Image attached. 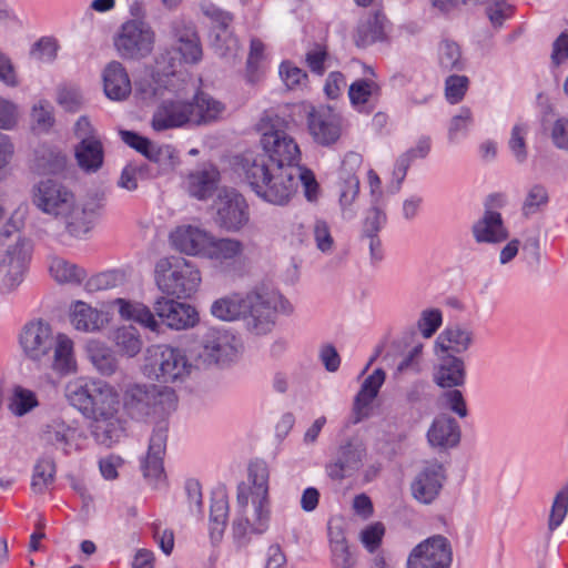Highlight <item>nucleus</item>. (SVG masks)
Segmentation results:
<instances>
[{
	"instance_id": "f257e3e1",
	"label": "nucleus",
	"mask_w": 568,
	"mask_h": 568,
	"mask_svg": "<svg viewBox=\"0 0 568 568\" xmlns=\"http://www.w3.org/2000/svg\"><path fill=\"white\" fill-rule=\"evenodd\" d=\"M32 204L43 214L62 224L67 234L84 239L92 230L97 209L78 201L75 194L63 183L47 179L32 187Z\"/></svg>"
},
{
	"instance_id": "f03ea898",
	"label": "nucleus",
	"mask_w": 568,
	"mask_h": 568,
	"mask_svg": "<svg viewBox=\"0 0 568 568\" xmlns=\"http://www.w3.org/2000/svg\"><path fill=\"white\" fill-rule=\"evenodd\" d=\"M19 343L26 358L40 367H50L60 375L78 371L73 339L65 333L54 334L47 322L33 321L24 325Z\"/></svg>"
},
{
	"instance_id": "7ed1b4c3",
	"label": "nucleus",
	"mask_w": 568,
	"mask_h": 568,
	"mask_svg": "<svg viewBox=\"0 0 568 568\" xmlns=\"http://www.w3.org/2000/svg\"><path fill=\"white\" fill-rule=\"evenodd\" d=\"M242 169L253 191L266 202L285 205L298 189V165H272L265 155L243 154Z\"/></svg>"
},
{
	"instance_id": "20e7f679",
	"label": "nucleus",
	"mask_w": 568,
	"mask_h": 568,
	"mask_svg": "<svg viewBox=\"0 0 568 568\" xmlns=\"http://www.w3.org/2000/svg\"><path fill=\"white\" fill-rule=\"evenodd\" d=\"M21 225L12 216L0 233V275L9 290L21 284L31 258L32 245L21 234Z\"/></svg>"
},
{
	"instance_id": "39448f33",
	"label": "nucleus",
	"mask_w": 568,
	"mask_h": 568,
	"mask_svg": "<svg viewBox=\"0 0 568 568\" xmlns=\"http://www.w3.org/2000/svg\"><path fill=\"white\" fill-rule=\"evenodd\" d=\"M291 313V304L283 295L265 286H256L245 294L243 322L255 335L270 333L275 326L277 314Z\"/></svg>"
},
{
	"instance_id": "423d86ee",
	"label": "nucleus",
	"mask_w": 568,
	"mask_h": 568,
	"mask_svg": "<svg viewBox=\"0 0 568 568\" xmlns=\"http://www.w3.org/2000/svg\"><path fill=\"white\" fill-rule=\"evenodd\" d=\"M185 351L169 344L152 345L146 349L144 374L161 383H183L195 368Z\"/></svg>"
},
{
	"instance_id": "0eeeda50",
	"label": "nucleus",
	"mask_w": 568,
	"mask_h": 568,
	"mask_svg": "<svg viewBox=\"0 0 568 568\" xmlns=\"http://www.w3.org/2000/svg\"><path fill=\"white\" fill-rule=\"evenodd\" d=\"M154 280L159 290L178 298L192 296L201 284V273L190 261L178 257L161 258L154 268Z\"/></svg>"
},
{
	"instance_id": "6e6552de",
	"label": "nucleus",
	"mask_w": 568,
	"mask_h": 568,
	"mask_svg": "<svg viewBox=\"0 0 568 568\" xmlns=\"http://www.w3.org/2000/svg\"><path fill=\"white\" fill-rule=\"evenodd\" d=\"M271 523V501L244 495H236L235 516L232 521V535L240 545H246L250 535H263Z\"/></svg>"
},
{
	"instance_id": "1a4fd4ad",
	"label": "nucleus",
	"mask_w": 568,
	"mask_h": 568,
	"mask_svg": "<svg viewBox=\"0 0 568 568\" xmlns=\"http://www.w3.org/2000/svg\"><path fill=\"white\" fill-rule=\"evenodd\" d=\"M239 355V342L231 332L210 327L200 337L194 362L196 368L226 367L236 362Z\"/></svg>"
},
{
	"instance_id": "9d476101",
	"label": "nucleus",
	"mask_w": 568,
	"mask_h": 568,
	"mask_svg": "<svg viewBox=\"0 0 568 568\" xmlns=\"http://www.w3.org/2000/svg\"><path fill=\"white\" fill-rule=\"evenodd\" d=\"M176 400L175 392L168 386L132 384L124 392V405L138 418L169 414Z\"/></svg>"
},
{
	"instance_id": "9b49d317",
	"label": "nucleus",
	"mask_w": 568,
	"mask_h": 568,
	"mask_svg": "<svg viewBox=\"0 0 568 568\" xmlns=\"http://www.w3.org/2000/svg\"><path fill=\"white\" fill-rule=\"evenodd\" d=\"M154 32L141 20H130L122 24L114 38V47L124 59H141L151 53Z\"/></svg>"
},
{
	"instance_id": "f8f14e48",
	"label": "nucleus",
	"mask_w": 568,
	"mask_h": 568,
	"mask_svg": "<svg viewBox=\"0 0 568 568\" xmlns=\"http://www.w3.org/2000/svg\"><path fill=\"white\" fill-rule=\"evenodd\" d=\"M75 160L81 170L97 172L103 164L104 150L97 130L87 116H80L74 124Z\"/></svg>"
},
{
	"instance_id": "ddd939ff",
	"label": "nucleus",
	"mask_w": 568,
	"mask_h": 568,
	"mask_svg": "<svg viewBox=\"0 0 568 568\" xmlns=\"http://www.w3.org/2000/svg\"><path fill=\"white\" fill-rule=\"evenodd\" d=\"M453 561L450 541L434 535L417 544L408 554L406 568H449Z\"/></svg>"
},
{
	"instance_id": "4468645a",
	"label": "nucleus",
	"mask_w": 568,
	"mask_h": 568,
	"mask_svg": "<svg viewBox=\"0 0 568 568\" xmlns=\"http://www.w3.org/2000/svg\"><path fill=\"white\" fill-rule=\"evenodd\" d=\"M260 143L263 153H254V155H265L270 164L281 166L300 165V146L285 130L272 126L263 132Z\"/></svg>"
},
{
	"instance_id": "2eb2a0df",
	"label": "nucleus",
	"mask_w": 568,
	"mask_h": 568,
	"mask_svg": "<svg viewBox=\"0 0 568 568\" xmlns=\"http://www.w3.org/2000/svg\"><path fill=\"white\" fill-rule=\"evenodd\" d=\"M366 457L367 448L364 440L353 436L338 446L334 459L326 466V473L332 479L337 480L351 477L363 467Z\"/></svg>"
},
{
	"instance_id": "dca6fc26",
	"label": "nucleus",
	"mask_w": 568,
	"mask_h": 568,
	"mask_svg": "<svg viewBox=\"0 0 568 568\" xmlns=\"http://www.w3.org/2000/svg\"><path fill=\"white\" fill-rule=\"evenodd\" d=\"M446 480L445 467L437 460L426 462L410 483L413 498L423 505H430L439 496Z\"/></svg>"
},
{
	"instance_id": "f3484780",
	"label": "nucleus",
	"mask_w": 568,
	"mask_h": 568,
	"mask_svg": "<svg viewBox=\"0 0 568 568\" xmlns=\"http://www.w3.org/2000/svg\"><path fill=\"white\" fill-rule=\"evenodd\" d=\"M40 438L44 446L70 455L83 448L82 443L87 440V434L63 419L55 418L43 427Z\"/></svg>"
},
{
	"instance_id": "a211bd4d",
	"label": "nucleus",
	"mask_w": 568,
	"mask_h": 568,
	"mask_svg": "<svg viewBox=\"0 0 568 568\" xmlns=\"http://www.w3.org/2000/svg\"><path fill=\"white\" fill-rule=\"evenodd\" d=\"M166 438L168 424L162 420L152 432L146 456L141 464L144 478L153 486H159L165 478L163 457L166 449Z\"/></svg>"
},
{
	"instance_id": "6ab92c4d",
	"label": "nucleus",
	"mask_w": 568,
	"mask_h": 568,
	"mask_svg": "<svg viewBox=\"0 0 568 568\" xmlns=\"http://www.w3.org/2000/svg\"><path fill=\"white\" fill-rule=\"evenodd\" d=\"M155 315L169 328L181 331L194 327L199 323L196 310L186 303L159 297L153 304Z\"/></svg>"
},
{
	"instance_id": "aec40b11",
	"label": "nucleus",
	"mask_w": 568,
	"mask_h": 568,
	"mask_svg": "<svg viewBox=\"0 0 568 568\" xmlns=\"http://www.w3.org/2000/svg\"><path fill=\"white\" fill-rule=\"evenodd\" d=\"M215 205L217 222L227 231L240 230L248 220L245 200L234 190H221Z\"/></svg>"
},
{
	"instance_id": "412c9836",
	"label": "nucleus",
	"mask_w": 568,
	"mask_h": 568,
	"mask_svg": "<svg viewBox=\"0 0 568 568\" xmlns=\"http://www.w3.org/2000/svg\"><path fill=\"white\" fill-rule=\"evenodd\" d=\"M308 130L316 143L334 144L342 133V119L333 109L321 106L308 114Z\"/></svg>"
},
{
	"instance_id": "4be33fe9",
	"label": "nucleus",
	"mask_w": 568,
	"mask_h": 568,
	"mask_svg": "<svg viewBox=\"0 0 568 568\" xmlns=\"http://www.w3.org/2000/svg\"><path fill=\"white\" fill-rule=\"evenodd\" d=\"M475 342L473 328L464 324H453L443 329L434 342L436 356L466 353Z\"/></svg>"
},
{
	"instance_id": "5701e85b",
	"label": "nucleus",
	"mask_w": 568,
	"mask_h": 568,
	"mask_svg": "<svg viewBox=\"0 0 568 568\" xmlns=\"http://www.w3.org/2000/svg\"><path fill=\"white\" fill-rule=\"evenodd\" d=\"M212 234L193 225L176 227L170 235L175 250L190 256L205 258Z\"/></svg>"
},
{
	"instance_id": "b1692460",
	"label": "nucleus",
	"mask_w": 568,
	"mask_h": 568,
	"mask_svg": "<svg viewBox=\"0 0 568 568\" xmlns=\"http://www.w3.org/2000/svg\"><path fill=\"white\" fill-rule=\"evenodd\" d=\"M191 124V104L181 99L163 101L154 111L151 126L155 131H165Z\"/></svg>"
},
{
	"instance_id": "393cba45",
	"label": "nucleus",
	"mask_w": 568,
	"mask_h": 568,
	"mask_svg": "<svg viewBox=\"0 0 568 568\" xmlns=\"http://www.w3.org/2000/svg\"><path fill=\"white\" fill-rule=\"evenodd\" d=\"M460 436L458 423L447 414L438 415L432 422L426 434L429 446L438 452L456 447L460 442Z\"/></svg>"
},
{
	"instance_id": "a878e982",
	"label": "nucleus",
	"mask_w": 568,
	"mask_h": 568,
	"mask_svg": "<svg viewBox=\"0 0 568 568\" xmlns=\"http://www.w3.org/2000/svg\"><path fill=\"white\" fill-rule=\"evenodd\" d=\"M471 233L479 244H496L508 239L501 214L493 210L488 202L485 204L484 214L473 224Z\"/></svg>"
},
{
	"instance_id": "bb28decb",
	"label": "nucleus",
	"mask_w": 568,
	"mask_h": 568,
	"mask_svg": "<svg viewBox=\"0 0 568 568\" xmlns=\"http://www.w3.org/2000/svg\"><path fill=\"white\" fill-rule=\"evenodd\" d=\"M438 364L434 367L433 382L440 388H458L466 383L465 361L456 355L437 356Z\"/></svg>"
},
{
	"instance_id": "cd10ccee",
	"label": "nucleus",
	"mask_w": 568,
	"mask_h": 568,
	"mask_svg": "<svg viewBox=\"0 0 568 568\" xmlns=\"http://www.w3.org/2000/svg\"><path fill=\"white\" fill-rule=\"evenodd\" d=\"M245 244L234 237L212 234L205 258L220 267H231L244 260Z\"/></svg>"
},
{
	"instance_id": "c85d7f7f",
	"label": "nucleus",
	"mask_w": 568,
	"mask_h": 568,
	"mask_svg": "<svg viewBox=\"0 0 568 568\" xmlns=\"http://www.w3.org/2000/svg\"><path fill=\"white\" fill-rule=\"evenodd\" d=\"M69 318L72 327L83 333L100 332L110 321L108 313L83 301H75L70 305Z\"/></svg>"
},
{
	"instance_id": "c756f323",
	"label": "nucleus",
	"mask_w": 568,
	"mask_h": 568,
	"mask_svg": "<svg viewBox=\"0 0 568 568\" xmlns=\"http://www.w3.org/2000/svg\"><path fill=\"white\" fill-rule=\"evenodd\" d=\"M90 400L91 403L87 404L81 413L87 418L109 419L119 413V394L108 382L92 394Z\"/></svg>"
},
{
	"instance_id": "7c9ffc66",
	"label": "nucleus",
	"mask_w": 568,
	"mask_h": 568,
	"mask_svg": "<svg viewBox=\"0 0 568 568\" xmlns=\"http://www.w3.org/2000/svg\"><path fill=\"white\" fill-rule=\"evenodd\" d=\"M327 536L333 568H352L355 559L349 550L345 529L341 520H329Z\"/></svg>"
},
{
	"instance_id": "2f4dec72",
	"label": "nucleus",
	"mask_w": 568,
	"mask_h": 568,
	"mask_svg": "<svg viewBox=\"0 0 568 568\" xmlns=\"http://www.w3.org/2000/svg\"><path fill=\"white\" fill-rule=\"evenodd\" d=\"M105 95L113 101L125 100L132 90L125 68L119 61L108 63L102 73Z\"/></svg>"
},
{
	"instance_id": "473e14b6",
	"label": "nucleus",
	"mask_w": 568,
	"mask_h": 568,
	"mask_svg": "<svg viewBox=\"0 0 568 568\" xmlns=\"http://www.w3.org/2000/svg\"><path fill=\"white\" fill-rule=\"evenodd\" d=\"M104 383L105 381L94 377L78 376L67 382L64 396L72 407L82 413L84 406L91 403L92 394L98 392Z\"/></svg>"
},
{
	"instance_id": "72a5a7b5",
	"label": "nucleus",
	"mask_w": 568,
	"mask_h": 568,
	"mask_svg": "<svg viewBox=\"0 0 568 568\" xmlns=\"http://www.w3.org/2000/svg\"><path fill=\"white\" fill-rule=\"evenodd\" d=\"M385 372L382 368H376L364 379L354 399L353 409L356 416L355 422H359L364 417L368 416L369 407L373 400L377 397L378 392L385 382Z\"/></svg>"
},
{
	"instance_id": "f704fd0d",
	"label": "nucleus",
	"mask_w": 568,
	"mask_h": 568,
	"mask_svg": "<svg viewBox=\"0 0 568 568\" xmlns=\"http://www.w3.org/2000/svg\"><path fill=\"white\" fill-rule=\"evenodd\" d=\"M189 102L191 104V124L194 125L217 121L225 110L221 101L203 91H197Z\"/></svg>"
},
{
	"instance_id": "c9c22d12",
	"label": "nucleus",
	"mask_w": 568,
	"mask_h": 568,
	"mask_svg": "<svg viewBox=\"0 0 568 568\" xmlns=\"http://www.w3.org/2000/svg\"><path fill=\"white\" fill-rule=\"evenodd\" d=\"M85 355L93 368L102 376L110 377L119 367L113 349L104 342L92 338L84 346Z\"/></svg>"
},
{
	"instance_id": "e433bc0d",
	"label": "nucleus",
	"mask_w": 568,
	"mask_h": 568,
	"mask_svg": "<svg viewBox=\"0 0 568 568\" xmlns=\"http://www.w3.org/2000/svg\"><path fill=\"white\" fill-rule=\"evenodd\" d=\"M173 37L176 51L187 63H196L202 58V49L199 37L192 24L183 21H175L173 24Z\"/></svg>"
},
{
	"instance_id": "4c0bfd02",
	"label": "nucleus",
	"mask_w": 568,
	"mask_h": 568,
	"mask_svg": "<svg viewBox=\"0 0 568 568\" xmlns=\"http://www.w3.org/2000/svg\"><path fill=\"white\" fill-rule=\"evenodd\" d=\"M219 176V171L214 168L193 171L186 176V190L191 196L205 200L216 190Z\"/></svg>"
},
{
	"instance_id": "58836bf2",
	"label": "nucleus",
	"mask_w": 568,
	"mask_h": 568,
	"mask_svg": "<svg viewBox=\"0 0 568 568\" xmlns=\"http://www.w3.org/2000/svg\"><path fill=\"white\" fill-rule=\"evenodd\" d=\"M119 308V314L124 320L134 321L152 332L160 331V323L152 311L142 303L116 298L113 302Z\"/></svg>"
},
{
	"instance_id": "ea45409f",
	"label": "nucleus",
	"mask_w": 568,
	"mask_h": 568,
	"mask_svg": "<svg viewBox=\"0 0 568 568\" xmlns=\"http://www.w3.org/2000/svg\"><path fill=\"white\" fill-rule=\"evenodd\" d=\"M385 16L379 12L361 21L355 34V44L359 48H366L375 42L383 41L385 39Z\"/></svg>"
},
{
	"instance_id": "a19ab883",
	"label": "nucleus",
	"mask_w": 568,
	"mask_h": 568,
	"mask_svg": "<svg viewBox=\"0 0 568 568\" xmlns=\"http://www.w3.org/2000/svg\"><path fill=\"white\" fill-rule=\"evenodd\" d=\"M245 295L231 293L215 300L210 308L211 314L221 321L233 322L243 318Z\"/></svg>"
},
{
	"instance_id": "79ce46f5",
	"label": "nucleus",
	"mask_w": 568,
	"mask_h": 568,
	"mask_svg": "<svg viewBox=\"0 0 568 568\" xmlns=\"http://www.w3.org/2000/svg\"><path fill=\"white\" fill-rule=\"evenodd\" d=\"M248 479L252 487L242 483L237 486V494L244 493L252 497L270 499L268 496V469L263 463H255L248 467Z\"/></svg>"
},
{
	"instance_id": "37998d69",
	"label": "nucleus",
	"mask_w": 568,
	"mask_h": 568,
	"mask_svg": "<svg viewBox=\"0 0 568 568\" xmlns=\"http://www.w3.org/2000/svg\"><path fill=\"white\" fill-rule=\"evenodd\" d=\"M229 518V500L226 495L220 493L212 497L210 509V538L219 542L224 534Z\"/></svg>"
},
{
	"instance_id": "c03bdc74",
	"label": "nucleus",
	"mask_w": 568,
	"mask_h": 568,
	"mask_svg": "<svg viewBox=\"0 0 568 568\" xmlns=\"http://www.w3.org/2000/svg\"><path fill=\"white\" fill-rule=\"evenodd\" d=\"M55 123L54 109L50 101L38 100L30 110V126L36 133H48Z\"/></svg>"
},
{
	"instance_id": "a18cd8bd",
	"label": "nucleus",
	"mask_w": 568,
	"mask_h": 568,
	"mask_svg": "<svg viewBox=\"0 0 568 568\" xmlns=\"http://www.w3.org/2000/svg\"><path fill=\"white\" fill-rule=\"evenodd\" d=\"M91 420V435L98 444L110 447L119 440L121 428L118 415H112L109 419L93 418Z\"/></svg>"
},
{
	"instance_id": "49530a36",
	"label": "nucleus",
	"mask_w": 568,
	"mask_h": 568,
	"mask_svg": "<svg viewBox=\"0 0 568 568\" xmlns=\"http://www.w3.org/2000/svg\"><path fill=\"white\" fill-rule=\"evenodd\" d=\"M51 276L61 284L81 283L87 273L83 268L70 263L61 257H52L49 265Z\"/></svg>"
},
{
	"instance_id": "de8ad7c7",
	"label": "nucleus",
	"mask_w": 568,
	"mask_h": 568,
	"mask_svg": "<svg viewBox=\"0 0 568 568\" xmlns=\"http://www.w3.org/2000/svg\"><path fill=\"white\" fill-rule=\"evenodd\" d=\"M112 341L119 352L128 357H134L142 348V339L133 326H122L114 331Z\"/></svg>"
},
{
	"instance_id": "09e8293b",
	"label": "nucleus",
	"mask_w": 568,
	"mask_h": 568,
	"mask_svg": "<svg viewBox=\"0 0 568 568\" xmlns=\"http://www.w3.org/2000/svg\"><path fill=\"white\" fill-rule=\"evenodd\" d=\"M34 392L20 385L12 387L8 399V409L14 416H23L38 406Z\"/></svg>"
},
{
	"instance_id": "8fccbe9b",
	"label": "nucleus",
	"mask_w": 568,
	"mask_h": 568,
	"mask_svg": "<svg viewBox=\"0 0 568 568\" xmlns=\"http://www.w3.org/2000/svg\"><path fill=\"white\" fill-rule=\"evenodd\" d=\"M548 202L549 193L547 187L542 184H534L527 190L521 205V213L526 217L535 215L546 207Z\"/></svg>"
},
{
	"instance_id": "3c124183",
	"label": "nucleus",
	"mask_w": 568,
	"mask_h": 568,
	"mask_svg": "<svg viewBox=\"0 0 568 568\" xmlns=\"http://www.w3.org/2000/svg\"><path fill=\"white\" fill-rule=\"evenodd\" d=\"M359 193V180L356 175H349L344 178L341 184L339 192V205L344 219H353L355 216V210L353 204Z\"/></svg>"
},
{
	"instance_id": "603ef678",
	"label": "nucleus",
	"mask_w": 568,
	"mask_h": 568,
	"mask_svg": "<svg viewBox=\"0 0 568 568\" xmlns=\"http://www.w3.org/2000/svg\"><path fill=\"white\" fill-rule=\"evenodd\" d=\"M438 63L445 71H460L465 67L459 45L453 41H444L438 48Z\"/></svg>"
},
{
	"instance_id": "864d4df0",
	"label": "nucleus",
	"mask_w": 568,
	"mask_h": 568,
	"mask_svg": "<svg viewBox=\"0 0 568 568\" xmlns=\"http://www.w3.org/2000/svg\"><path fill=\"white\" fill-rule=\"evenodd\" d=\"M55 464L51 459H40L33 469L31 488L37 494H42L54 480Z\"/></svg>"
},
{
	"instance_id": "5fc2aeb1",
	"label": "nucleus",
	"mask_w": 568,
	"mask_h": 568,
	"mask_svg": "<svg viewBox=\"0 0 568 568\" xmlns=\"http://www.w3.org/2000/svg\"><path fill=\"white\" fill-rule=\"evenodd\" d=\"M423 349V343H415L397 364L394 372V378H399L400 375L408 372L414 374L420 373Z\"/></svg>"
},
{
	"instance_id": "6e6d98bb",
	"label": "nucleus",
	"mask_w": 568,
	"mask_h": 568,
	"mask_svg": "<svg viewBox=\"0 0 568 568\" xmlns=\"http://www.w3.org/2000/svg\"><path fill=\"white\" fill-rule=\"evenodd\" d=\"M568 511V485L562 487L555 496L549 518H548V529L554 531L557 529L564 521Z\"/></svg>"
},
{
	"instance_id": "4d7b16f0",
	"label": "nucleus",
	"mask_w": 568,
	"mask_h": 568,
	"mask_svg": "<svg viewBox=\"0 0 568 568\" xmlns=\"http://www.w3.org/2000/svg\"><path fill=\"white\" fill-rule=\"evenodd\" d=\"M280 77L287 89L295 90L306 85L307 74L301 68L294 65L290 61L281 63L278 69Z\"/></svg>"
},
{
	"instance_id": "13d9d810",
	"label": "nucleus",
	"mask_w": 568,
	"mask_h": 568,
	"mask_svg": "<svg viewBox=\"0 0 568 568\" xmlns=\"http://www.w3.org/2000/svg\"><path fill=\"white\" fill-rule=\"evenodd\" d=\"M386 214L381 206V202L376 204L372 201V206L366 211L362 225V235H378L379 231L386 223Z\"/></svg>"
},
{
	"instance_id": "bf43d9fd",
	"label": "nucleus",
	"mask_w": 568,
	"mask_h": 568,
	"mask_svg": "<svg viewBox=\"0 0 568 568\" xmlns=\"http://www.w3.org/2000/svg\"><path fill=\"white\" fill-rule=\"evenodd\" d=\"M469 87L466 75L452 74L445 80V98L450 104L460 102Z\"/></svg>"
},
{
	"instance_id": "052dcab7",
	"label": "nucleus",
	"mask_w": 568,
	"mask_h": 568,
	"mask_svg": "<svg viewBox=\"0 0 568 568\" xmlns=\"http://www.w3.org/2000/svg\"><path fill=\"white\" fill-rule=\"evenodd\" d=\"M313 237L317 250L324 254L332 253L335 241L331 233L328 223L324 220H316L313 225Z\"/></svg>"
},
{
	"instance_id": "680f3d73",
	"label": "nucleus",
	"mask_w": 568,
	"mask_h": 568,
	"mask_svg": "<svg viewBox=\"0 0 568 568\" xmlns=\"http://www.w3.org/2000/svg\"><path fill=\"white\" fill-rule=\"evenodd\" d=\"M526 135L527 128L524 124L514 125L508 145L518 163H524L527 159Z\"/></svg>"
},
{
	"instance_id": "e2e57ef3",
	"label": "nucleus",
	"mask_w": 568,
	"mask_h": 568,
	"mask_svg": "<svg viewBox=\"0 0 568 568\" xmlns=\"http://www.w3.org/2000/svg\"><path fill=\"white\" fill-rule=\"evenodd\" d=\"M298 184L302 185L304 196L308 202H316L321 195L320 184L314 173L301 164L298 165Z\"/></svg>"
},
{
	"instance_id": "0e129e2a",
	"label": "nucleus",
	"mask_w": 568,
	"mask_h": 568,
	"mask_svg": "<svg viewBox=\"0 0 568 568\" xmlns=\"http://www.w3.org/2000/svg\"><path fill=\"white\" fill-rule=\"evenodd\" d=\"M443 323L442 312L437 308L422 312L417 327L425 338L432 337Z\"/></svg>"
},
{
	"instance_id": "69168bd1",
	"label": "nucleus",
	"mask_w": 568,
	"mask_h": 568,
	"mask_svg": "<svg viewBox=\"0 0 568 568\" xmlns=\"http://www.w3.org/2000/svg\"><path fill=\"white\" fill-rule=\"evenodd\" d=\"M19 106L11 100L0 97V130H13L19 122Z\"/></svg>"
},
{
	"instance_id": "338daca9",
	"label": "nucleus",
	"mask_w": 568,
	"mask_h": 568,
	"mask_svg": "<svg viewBox=\"0 0 568 568\" xmlns=\"http://www.w3.org/2000/svg\"><path fill=\"white\" fill-rule=\"evenodd\" d=\"M473 122L470 109L463 106L459 112L450 120L448 128V138L455 141L459 135H464Z\"/></svg>"
},
{
	"instance_id": "774afa93",
	"label": "nucleus",
	"mask_w": 568,
	"mask_h": 568,
	"mask_svg": "<svg viewBox=\"0 0 568 568\" xmlns=\"http://www.w3.org/2000/svg\"><path fill=\"white\" fill-rule=\"evenodd\" d=\"M385 527L382 523H374L365 527L361 534L359 539L363 546L371 552L375 551L384 537Z\"/></svg>"
}]
</instances>
